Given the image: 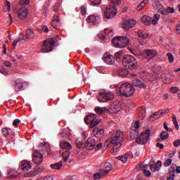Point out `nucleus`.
<instances>
[{"mask_svg": "<svg viewBox=\"0 0 180 180\" xmlns=\"http://www.w3.org/2000/svg\"><path fill=\"white\" fill-rule=\"evenodd\" d=\"M117 13V10L116 9V7L112 5L107 6L104 11V16L107 19H112V18L116 16Z\"/></svg>", "mask_w": 180, "mask_h": 180, "instance_id": "0eeeda50", "label": "nucleus"}, {"mask_svg": "<svg viewBox=\"0 0 180 180\" xmlns=\"http://www.w3.org/2000/svg\"><path fill=\"white\" fill-rule=\"evenodd\" d=\"M169 137V134L167 131H163L160 133V139H158V141L161 140H167Z\"/></svg>", "mask_w": 180, "mask_h": 180, "instance_id": "c756f323", "label": "nucleus"}, {"mask_svg": "<svg viewBox=\"0 0 180 180\" xmlns=\"http://www.w3.org/2000/svg\"><path fill=\"white\" fill-rule=\"evenodd\" d=\"M7 176L9 179H15L19 176V172L15 169H10L8 171Z\"/></svg>", "mask_w": 180, "mask_h": 180, "instance_id": "aec40b11", "label": "nucleus"}, {"mask_svg": "<svg viewBox=\"0 0 180 180\" xmlns=\"http://www.w3.org/2000/svg\"><path fill=\"white\" fill-rule=\"evenodd\" d=\"M26 36L27 39H34L36 37V34H34V31L31 29H27L26 30Z\"/></svg>", "mask_w": 180, "mask_h": 180, "instance_id": "c85d7f7f", "label": "nucleus"}, {"mask_svg": "<svg viewBox=\"0 0 180 180\" xmlns=\"http://www.w3.org/2000/svg\"><path fill=\"white\" fill-rule=\"evenodd\" d=\"M167 13H174V12H175V9H174V8L172 7H167Z\"/></svg>", "mask_w": 180, "mask_h": 180, "instance_id": "69168bd1", "label": "nucleus"}, {"mask_svg": "<svg viewBox=\"0 0 180 180\" xmlns=\"http://www.w3.org/2000/svg\"><path fill=\"white\" fill-rule=\"evenodd\" d=\"M101 123V120H96L90 124L91 129H94L96 126H98Z\"/></svg>", "mask_w": 180, "mask_h": 180, "instance_id": "a18cd8bd", "label": "nucleus"}, {"mask_svg": "<svg viewBox=\"0 0 180 180\" xmlns=\"http://www.w3.org/2000/svg\"><path fill=\"white\" fill-rule=\"evenodd\" d=\"M141 22L146 26H150V25H152L151 17L148 15H143L141 18Z\"/></svg>", "mask_w": 180, "mask_h": 180, "instance_id": "b1692460", "label": "nucleus"}, {"mask_svg": "<svg viewBox=\"0 0 180 180\" xmlns=\"http://www.w3.org/2000/svg\"><path fill=\"white\" fill-rule=\"evenodd\" d=\"M105 131L103 130V127H100V128L95 127L93 129V134L98 139V137H101V136H103Z\"/></svg>", "mask_w": 180, "mask_h": 180, "instance_id": "6ab92c4d", "label": "nucleus"}, {"mask_svg": "<svg viewBox=\"0 0 180 180\" xmlns=\"http://www.w3.org/2000/svg\"><path fill=\"white\" fill-rule=\"evenodd\" d=\"M122 54H123L122 51H118V52L115 53V58H117V59L122 58Z\"/></svg>", "mask_w": 180, "mask_h": 180, "instance_id": "bf43d9fd", "label": "nucleus"}, {"mask_svg": "<svg viewBox=\"0 0 180 180\" xmlns=\"http://www.w3.org/2000/svg\"><path fill=\"white\" fill-rule=\"evenodd\" d=\"M53 12L56 13H60V3L56 4L53 7Z\"/></svg>", "mask_w": 180, "mask_h": 180, "instance_id": "864d4df0", "label": "nucleus"}, {"mask_svg": "<svg viewBox=\"0 0 180 180\" xmlns=\"http://www.w3.org/2000/svg\"><path fill=\"white\" fill-rule=\"evenodd\" d=\"M31 168H32V165H30V162L24 160L21 162V169L24 171V172L29 171V169H30Z\"/></svg>", "mask_w": 180, "mask_h": 180, "instance_id": "412c9836", "label": "nucleus"}, {"mask_svg": "<svg viewBox=\"0 0 180 180\" xmlns=\"http://www.w3.org/2000/svg\"><path fill=\"white\" fill-rule=\"evenodd\" d=\"M51 25L53 29H60L61 26V18L58 15H54L52 18Z\"/></svg>", "mask_w": 180, "mask_h": 180, "instance_id": "9b49d317", "label": "nucleus"}, {"mask_svg": "<svg viewBox=\"0 0 180 180\" xmlns=\"http://www.w3.org/2000/svg\"><path fill=\"white\" fill-rule=\"evenodd\" d=\"M104 173L102 172L101 169H100L99 172L95 174L94 175V179L96 180V179H101V178H102V176H103Z\"/></svg>", "mask_w": 180, "mask_h": 180, "instance_id": "a19ab883", "label": "nucleus"}, {"mask_svg": "<svg viewBox=\"0 0 180 180\" xmlns=\"http://www.w3.org/2000/svg\"><path fill=\"white\" fill-rule=\"evenodd\" d=\"M114 87L115 89H119L120 94L122 96L129 98V96H131V95L134 94V86L129 83H124L121 84L120 87L117 84H115Z\"/></svg>", "mask_w": 180, "mask_h": 180, "instance_id": "f03ea898", "label": "nucleus"}, {"mask_svg": "<svg viewBox=\"0 0 180 180\" xmlns=\"http://www.w3.org/2000/svg\"><path fill=\"white\" fill-rule=\"evenodd\" d=\"M103 60L104 62L106 63V64H108L110 65H112V64H115V58L113 56L110 55L108 53H105L103 56Z\"/></svg>", "mask_w": 180, "mask_h": 180, "instance_id": "dca6fc26", "label": "nucleus"}, {"mask_svg": "<svg viewBox=\"0 0 180 180\" xmlns=\"http://www.w3.org/2000/svg\"><path fill=\"white\" fill-rule=\"evenodd\" d=\"M15 91H17V92L18 91H20V89H22V88H23V83H22V82H20V80H16L15 82Z\"/></svg>", "mask_w": 180, "mask_h": 180, "instance_id": "7c9ffc66", "label": "nucleus"}, {"mask_svg": "<svg viewBox=\"0 0 180 180\" xmlns=\"http://www.w3.org/2000/svg\"><path fill=\"white\" fill-rule=\"evenodd\" d=\"M44 180H54L53 176H46L44 178Z\"/></svg>", "mask_w": 180, "mask_h": 180, "instance_id": "774afa93", "label": "nucleus"}, {"mask_svg": "<svg viewBox=\"0 0 180 180\" xmlns=\"http://www.w3.org/2000/svg\"><path fill=\"white\" fill-rule=\"evenodd\" d=\"M0 72L4 75H8V70L4 68V67H0Z\"/></svg>", "mask_w": 180, "mask_h": 180, "instance_id": "052dcab7", "label": "nucleus"}, {"mask_svg": "<svg viewBox=\"0 0 180 180\" xmlns=\"http://www.w3.org/2000/svg\"><path fill=\"white\" fill-rule=\"evenodd\" d=\"M111 110H112V113H117V112H119L120 110V107H119L117 105H112L111 107Z\"/></svg>", "mask_w": 180, "mask_h": 180, "instance_id": "de8ad7c7", "label": "nucleus"}, {"mask_svg": "<svg viewBox=\"0 0 180 180\" xmlns=\"http://www.w3.org/2000/svg\"><path fill=\"white\" fill-rule=\"evenodd\" d=\"M153 6L155 9H157L158 11H161L162 9H164V6H162L160 3H153Z\"/></svg>", "mask_w": 180, "mask_h": 180, "instance_id": "79ce46f5", "label": "nucleus"}, {"mask_svg": "<svg viewBox=\"0 0 180 180\" xmlns=\"http://www.w3.org/2000/svg\"><path fill=\"white\" fill-rule=\"evenodd\" d=\"M161 18V15L160 14H155L153 15V19L151 20L152 25H157L158 23V20Z\"/></svg>", "mask_w": 180, "mask_h": 180, "instance_id": "72a5a7b5", "label": "nucleus"}, {"mask_svg": "<svg viewBox=\"0 0 180 180\" xmlns=\"http://www.w3.org/2000/svg\"><path fill=\"white\" fill-rule=\"evenodd\" d=\"M70 150H66L63 153L62 157L63 158L64 162H67V161L68 160V158H70Z\"/></svg>", "mask_w": 180, "mask_h": 180, "instance_id": "ea45409f", "label": "nucleus"}, {"mask_svg": "<svg viewBox=\"0 0 180 180\" xmlns=\"http://www.w3.org/2000/svg\"><path fill=\"white\" fill-rule=\"evenodd\" d=\"M161 165V161H158L155 165L150 163V169L154 171H160Z\"/></svg>", "mask_w": 180, "mask_h": 180, "instance_id": "a878e982", "label": "nucleus"}, {"mask_svg": "<svg viewBox=\"0 0 180 180\" xmlns=\"http://www.w3.org/2000/svg\"><path fill=\"white\" fill-rule=\"evenodd\" d=\"M27 8L22 7L18 11V18L19 19L25 20L27 18Z\"/></svg>", "mask_w": 180, "mask_h": 180, "instance_id": "a211bd4d", "label": "nucleus"}, {"mask_svg": "<svg viewBox=\"0 0 180 180\" xmlns=\"http://www.w3.org/2000/svg\"><path fill=\"white\" fill-rule=\"evenodd\" d=\"M61 167H63V162H61L51 165V168H52V169H61Z\"/></svg>", "mask_w": 180, "mask_h": 180, "instance_id": "c9c22d12", "label": "nucleus"}, {"mask_svg": "<svg viewBox=\"0 0 180 180\" xmlns=\"http://www.w3.org/2000/svg\"><path fill=\"white\" fill-rule=\"evenodd\" d=\"M75 144L77 148H81V147H82V144H84V142L81 139H77L75 141Z\"/></svg>", "mask_w": 180, "mask_h": 180, "instance_id": "09e8293b", "label": "nucleus"}, {"mask_svg": "<svg viewBox=\"0 0 180 180\" xmlns=\"http://www.w3.org/2000/svg\"><path fill=\"white\" fill-rule=\"evenodd\" d=\"M173 145L175 146V147H179L180 146V140L178 139L175 141L173 142Z\"/></svg>", "mask_w": 180, "mask_h": 180, "instance_id": "338daca9", "label": "nucleus"}, {"mask_svg": "<svg viewBox=\"0 0 180 180\" xmlns=\"http://www.w3.org/2000/svg\"><path fill=\"white\" fill-rule=\"evenodd\" d=\"M133 85L137 86L138 88H146V84L141 82L140 79H135L133 81Z\"/></svg>", "mask_w": 180, "mask_h": 180, "instance_id": "bb28decb", "label": "nucleus"}, {"mask_svg": "<svg viewBox=\"0 0 180 180\" xmlns=\"http://www.w3.org/2000/svg\"><path fill=\"white\" fill-rule=\"evenodd\" d=\"M131 130L134 131H137L139 130V128L140 127V122L139 121H135L131 124Z\"/></svg>", "mask_w": 180, "mask_h": 180, "instance_id": "2f4dec72", "label": "nucleus"}, {"mask_svg": "<svg viewBox=\"0 0 180 180\" xmlns=\"http://www.w3.org/2000/svg\"><path fill=\"white\" fill-rule=\"evenodd\" d=\"M112 44H114L115 47H117L118 49H124L130 43V40L126 36H119L115 37L112 41Z\"/></svg>", "mask_w": 180, "mask_h": 180, "instance_id": "7ed1b4c3", "label": "nucleus"}, {"mask_svg": "<svg viewBox=\"0 0 180 180\" xmlns=\"http://www.w3.org/2000/svg\"><path fill=\"white\" fill-rule=\"evenodd\" d=\"M95 111L96 112V113H98V115H102V113L106 112V108L97 107L95 108Z\"/></svg>", "mask_w": 180, "mask_h": 180, "instance_id": "37998d69", "label": "nucleus"}, {"mask_svg": "<svg viewBox=\"0 0 180 180\" xmlns=\"http://www.w3.org/2000/svg\"><path fill=\"white\" fill-rule=\"evenodd\" d=\"M171 164H172V159H167L165 162L164 165H165V167H169V165H171Z\"/></svg>", "mask_w": 180, "mask_h": 180, "instance_id": "680f3d73", "label": "nucleus"}, {"mask_svg": "<svg viewBox=\"0 0 180 180\" xmlns=\"http://www.w3.org/2000/svg\"><path fill=\"white\" fill-rule=\"evenodd\" d=\"M56 44V41L54 39L51 38L48 40H44L42 43V47L41 49V53H49V51H53V47Z\"/></svg>", "mask_w": 180, "mask_h": 180, "instance_id": "423d86ee", "label": "nucleus"}, {"mask_svg": "<svg viewBox=\"0 0 180 180\" xmlns=\"http://www.w3.org/2000/svg\"><path fill=\"white\" fill-rule=\"evenodd\" d=\"M44 169V167H43L42 166H37L35 167V170L34 172L32 173V172H30L28 174H25V176H35V175H37L39 172H41V171H43Z\"/></svg>", "mask_w": 180, "mask_h": 180, "instance_id": "4be33fe9", "label": "nucleus"}, {"mask_svg": "<svg viewBox=\"0 0 180 180\" xmlns=\"http://www.w3.org/2000/svg\"><path fill=\"white\" fill-rule=\"evenodd\" d=\"M127 157H129V155L127 153L125 155L118 156L117 158L120 161H122V162H123L124 164H126V162H127V160H128Z\"/></svg>", "mask_w": 180, "mask_h": 180, "instance_id": "f704fd0d", "label": "nucleus"}, {"mask_svg": "<svg viewBox=\"0 0 180 180\" xmlns=\"http://www.w3.org/2000/svg\"><path fill=\"white\" fill-rule=\"evenodd\" d=\"M104 167L105 169H101V172L104 174V175H106V174H109L110 171H112L113 166L112 165V164L109 162H106L104 164Z\"/></svg>", "mask_w": 180, "mask_h": 180, "instance_id": "5701e85b", "label": "nucleus"}, {"mask_svg": "<svg viewBox=\"0 0 180 180\" xmlns=\"http://www.w3.org/2000/svg\"><path fill=\"white\" fill-rule=\"evenodd\" d=\"M123 142V132L120 130H117L116 132L112 136L110 143L112 145V154L115 155L119 148L122 147V143Z\"/></svg>", "mask_w": 180, "mask_h": 180, "instance_id": "f257e3e1", "label": "nucleus"}, {"mask_svg": "<svg viewBox=\"0 0 180 180\" xmlns=\"http://www.w3.org/2000/svg\"><path fill=\"white\" fill-rule=\"evenodd\" d=\"M9 130H11V129H8L6 127L3 128L1 129V131L3 133V136H4V137H8V136H9Z\"/></svg>", "mask_w": 180, "mask_h": 180, "instance_id": "49530a36", "label": "nucleus"}, {"mask_svg": "<svg viewBox=\"0 0 180 180\" xmlns=\"http://www.w3.org/2000/svg\"><path fill=\"white\" fill-rule=\"evenodd\" d=\"M60 146L63 150H71L72 148L71 143L67 141L61 142Z\"/></svg>", "mask_w": 180, "mask_h": 180, "instance_id": "cd10ccee", "label": "nucleus"}, {"mask_svg": "<svg viewBox=\"0 0 180 180\" xmlns=\"http://www.w3.org/2000/svg\"><path fill=\"white\" fill-rule=\"evenodd\" d=\"M158 54V53L156 50L150 49L146 50L143 53V57H145V58L147 60H151L152 58H154V57H155Z\"/></svg>", "mask_w": 180, "mask_h": 180, "instance_id": "f8f14e48", "label": "nucleus"}, {"mask_svg": "<svg viewBox=\"0 0 180 180\" xmlns=\"http://www.w3.org/2000/svg\"><path fill=\"white\" fill-rule=\"evenodd\" d=\"M150 136H151L150 130H146L140 134L139 137L136 141L138 143V144H146V143L148 141Z\"/></svg>", "mask_w": 180, "mask_h": 180, "instance_id": "6e6552de", "label": "nucleus"}, {"mask_svg": "<svg viewBox=\"0 0 180 180\" xmlns=\"http://www.w3.org/2000/svg\"><path fill=\"white\" fill-rule=\"evenodd\" d=\"M148 1L150 0H143L142 1L139 6L136 7V11H141V9H143V8H144L146 6V4H147V2H148Z\"/></svg>", "mask_w": 180, "mask_h": 180, "instance_id": "4c0bfd02", "label": "nucleus"}, {"mask_svg": "<svg viewBox=\"0 0 180 180\" xmlns=\"http://www.w3.org/2000/svg\"><path fill=\"white\" fill-rule=\"evenodd\" d=\"M118 75L119 77H127V75H129V71H127V70L126 69H121L120 70H118Z\"/></svg>", "mask_w": 180, "mask_h": 180, "instance_id": "473e14b6", "label": "nucleus"}, {"mask_svg": "<svg viewBox=\"0 0 180 180\" xmlns=\"http://www.w3.org/2000/svg\"><path fill=\"white\" fill-rule=\"evenodd\" d=\"M30 2V0H20L19 2V5H21L22 6H25V5H29Z\"/></svg>", "mask_w": 180, "mask_h": 180, "instance_id": "5fc2aeb1", "label": "nucleus"}, {"mask_svg": "<svg viewBox=\"0 0 180 180\" xmlns=\"http://www.w3.org/2000/svg\"><path fill=\"white\" fill-rule=\"evenodd\" d=\"M122 65L128 70H134L137 66V60L134 56L126 55L122 59Z\"/></svg>", "mask_w": 180, "mask_h": 180, "instance_id": "20e7f679", "label": "nucleus"}, {"mask_svg": "<svg viewBox=\"0 0 180 180\" xmlns=\"http://www.w3.org/2000/svg\"><path fill=\"white\" fill-rule=\"evenodd\" d=\"M113 98H115V95H113V93L105 91L99 92L97 96L98 102L101 103L108 102V101H112Z\"/></svg>", "mask_w": 180, "mask_h": 180, "instance_id": "39448f33", "label": "nucleus"}, {"mask_svg": "<svg viewBox=\"0 0 180 180\" xmlns=\"http://www.w3.org/2000/svg\"><path fill=\"white\" fill-rule=\"evenodd\" d=\"M90 4L95 6V5H100L101 0H89Z\"/></svg>", "mask_w": 180, "mask_h": 180, "instance_id": "3c124183", "label": "nucleus"}, {"mask_svg": "<svg viewBox=\"0 0 180 180\" xmlns=\"http://www.w3.org/2000/svg\"><path fill=\"white\" fill-rule=\"evenodd\" d=\"M170 91L172 94H176L179 91V89H178V87L174 86V87H172L170 89Z\"/></svg>", "mask_w": 180, "mask_h": 180, "instance_id": "e2e57ef3", "label": "nucleus"}, {"mask_svg": "<svg viewBox=\"0 0 180 180\" xmlns=\"http://www.w3.org/2000/svg\"><path fill=\"white\" fill-rule=\"evenodd\" d=\"M136 23H137V22L134 20H128L123 22L122 27L125 29V30H129V29L134 27Z\"/></svg>", "mask_w": 180, "mask_h": 180, "instance_id": "f3484780", "label": "nucleus"}, {"mask_svg": "<svg viewBox=\"0 0 180 180\" xmlns=\"http://www.w3.org/2000/svg\"><path fill=\"white\" fill-rule=\"evenodd\" d=\"M96 114H91L90 115H88L86 117V122L88 123V124H91L93 122H94L96 120Z\"/></svg>", "mask_w": 180, "mask_h": 180, "instance_id": "393cba45", "label": "nucleus"}, {"mask_svg": "<svg viewBox=\"0 0 180 180\" xmlns=\"http://www.w3.org/2000/svg\"><path fill=\"white\" fill-rule=\"evenodd\" d=\"M137 136H139V131L131 130L130 131V138L132 139V140H134V139H136V137H137Z\"/></svg>", "mask_w": 180, "mask_h": 180, "instance_id": "c03bdc74", "label": "nucleus"}, {"mask_svg": "<svg viewBox=\"0 0 180 180\" xmlns=\"http://www.w3.org/2000/svg\"><path fill=\"white\" fill-rule=\"evenodd\" d=\"M169 58V63H174V56L171 53H167V54Z\"/></svg>", "mask_w": 180, "mask_h": 180, "instance_id": "13d9d810", "label": "nucleus"}, {"mask_svg": "<svg viewBox=\"0 0 180 180\" xmlns=\"http://www.w3.org/2000/svg\"><path fill=\"white\" fill-rule=\"evenodd\" d=\"M81 11L80 13L83 15H86V6H82L80 7Z\"/></svg>", "mask_w": 180, "mask_h": 180, "instance_id": "6e6d98bb", "label": "nucleus"}, {"mask_svg": "<svg viewBox=\"0 0 180 180\" xmlns=\"http://www.w3.org/2000/svg\"><path fill=\"white\" fill-rule=\"evenodd\" d=\"M96 146V140L94 137H89L86 142V150H94Z\"/></svg>", "mask_w": 180, "mask_h": 180, "instance_id": "2eb2a0df", "label": "nucleus"}, {"mask_svg": "<svg viewBox=\"0 0 180 180\" xmlns=\"http://www.w3.org/2000/svg\"><path fill=\"white\" fill-rule=\"evenodd\" d=\"M164 127L166 131H174V130L172 128L168 127V126L167 125V122H164Z\"/></svg>", "mask_w": 180, "mask_h": 180, "instance_id": "0e129e2a", "label": "nucleus"}, {"mask_svg": "<svg viewBox=\"0 0 180 180\" xmlns=\"http://www.w3.org/2000/svg\"><path fill=\"white\" fill-rule=\"evenodd\" d=\"M138 35L141 39H147L148 37V34L143 30L138 31Z\"/></svg>", "mask_w": 180, "mask_h": 180, "instance_id": "e433bc0d", "label": "nucleus"}, {"mask_svg": "<svg viewBox=\"0 0 180 180\" xmlns=\"http://www.w3.org/2000/svg\"><path fill=\"white\" fill-rule=\"evenodd\" d=\"M111 3L112 4V6H117L122 4V0H111Z\"/></svg>", "mask_w": 180, "mask_h": 180, "instance_id": "603ef678", "label": "nucleus"}, {"mask_svg": "<svg viewBox=\"0 0 180 180\" xmlns=\"http://www.w3.org/2000/svg\"><path fill=\"white\" fill-rule=\"evenodd\" d=\"M113 36V30L110 29L104 30V34H100L99 38L101 40H109Z\"/></svg>", "mask_w": 180, "mask_h": 180, "instance_id": "4468645a", "label": "nucleus"}, {"mask_svg": "<svg viewBox=\"0 0 180 180\" xmlns=\"http://www.w3.org/2000/svg\"><path fill=\"white\" fill-rule=\"evenodd\" d=\"M167 113H168V110H160L159 111L155 112L153 115H151L148 118V120L154 122V120L160 119V117H162V116H165Z\"/></svg>", "mask_w": 180, "mask_h": 180, "instance_id": "1a4fd4ad", "label": "nucleus"}, {"mask_svg": "<svg viewBox=\"0 0 180 180\" xmlns=\"http://www.w3.org/2000/svg\"><path fill=\"white\" fill-rule=\"evenodd\" d=\"M86 20L91 25H99L102 22V18H101V15H91L87 17Z\"/></svg>", "mask_w": 180, "mask_h": 180, "instance_id": "9d476101", "label": "nucleus"}, {"mask_svg": "<svg viewBox=\"0 0 180 180\" xmlns=\"http://www.w3.org/2000/svg\"><path fill=\"white\" fill-rule=\"evenodd\" d=\"M148 165H144L143 163H141L137 166L138 169H144V168H148Z\"/></svg>", "mask_w": 180, "mask_h": 180, "instance_id": "4d7b16f0", "label": "nucleus"}, {"mask_svg": "<svg viewBox=\"0 0 180 180\" xmlns=\"http://www.w3.org/2000/svg\"><path fill=\"white\" fill-rule=\"evenodd\" d=\"M32 160L34 164H41L43 162V153L36 150L33 154Z\"/></svg>", "mask_w": 180, "mask_h": 180, "instance_id": "ddd939ff", "label": "nucleus"}, {"mask_svg": "<svg viewBox=\"0 0 180 180\" xmlns=\"http://www.w3.org/2000/svg\"><path fill=\"white\" fill-rule=\"evenodd\" d=\"M167 180H174L175 179V170H169V175L167 176Z\"/></svg>", "mask_w": 180, "mask_h": 180, "instance_id": "58836bf2", "label": "nucleus"}, {"mask_svg": "<svg viewBox=\"0 0 180 180\" xmlns=\"http://www.w3.org/2000/svg\"><path fill=\"white\" fill-rule=\"evenodd\" d=\"M153 72L154 74H160V72H161V68H160V66L158 65H155L153 68Z\"/></svg>", "mask_w": 180, "mask_h": 180, "instance_id": "8fccbe9b", "label": "nucleus"}]
</instances>
